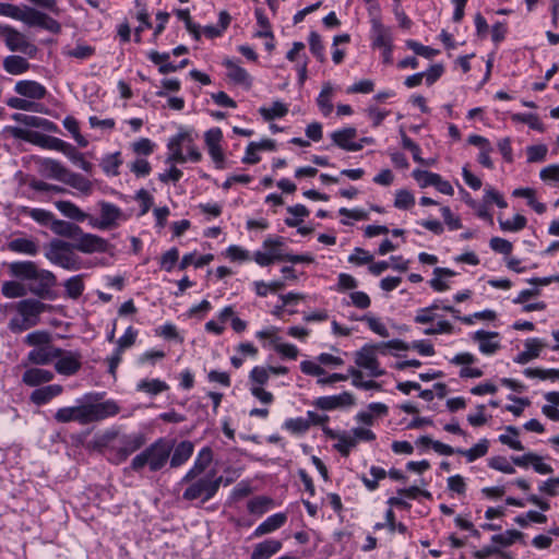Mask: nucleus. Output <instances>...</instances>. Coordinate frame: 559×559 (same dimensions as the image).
<instances>
[{
    "label": "nucleus",
    "mask_w": 559,
    "mask_h": 559,
    "mask_svg": "<svg viewBox=\"0 0 559 559\" xmlns=\"http://www.w3.org/2000/svg\"><path fill=\"white\" fill-rule=\"evenodd\" d=\"M66 296L71 299H78L84 290L83 280L80 275L72 276L64 283Z\"/></svg>",
    "instance_id": "40"
},
{
    "label": "nucleus",
    "mask_w": 559,
    "mask_h": 559,
    "mask_svg": "<svg viewBox=\"0 0 559 559\" xmlns=\"http://www.w3.org/2000/svg\"><path fill=\"white\" fill-rule=\"evenodd\" d=\"M282 549V542L277 539H266L255 545L250 559H270Z\"/></svg>",
    "instance_id": "25"
},
{
    "label": "nucleus",
    "mask_w": 559,
    "mask_h": 559,
    "mask_svg": "<svg viewBox=\"0 0 559 559\" xmlns=\"http://www.w3.org/2000/svg\"><path fill=\"white\" fill-rule=\"evenodd\" d=\"M357 445L356 438L348 436L346 432H343L338 442L334 444V448L341 453L342 456L347 457L350 453V449Z\"/></svg>",
    "instance_id": "53"
},
{
    "label": "nucleus",
    "mask_w": 559,
    "mask_h": 559,
    "mask_svg": "<svg viewBox=\"0 0 559 559\" xmlns=\"http://www.w3.org/2000/svg\"><path fill=\"white\" fill-rule=\"evenodd\" d=\"M73 250L83 253H94L100 251L104 247L103 238L86 234L80 228V234L70 241Z\"/></svg>",
    "instance_id": "8"
},
{
    "label": "nucleus",
    "mask_w": 559,
    "mask_h": 559,
    "mask_svg": "<svg viewBox=\"0 0 559 559\" xmlns=\"http://www.w3.org/2000/svg\"><path fill=\"white\" fill-rule=\"evenodd\" d=\"M15 92L27 98L41 99L46 96L47 91L44 85L36 81L23 80L15 84Z\"/></svg>",
    "instance_id": "17"
},
{
    "label": "nucleus",
    "mask_w": 559,
    "mask_h": 559,
    "mask_svg": "<svg viewBox=\"0 0 559 559\" xmlns=\"http://www.w3.org/2000/svg\"><path fill=\"white\" fill-rule=\"evenodd\" d=\"M10 274L22 281H28V290L44 299H55L52 288L57 284L56 275L48 270H39L33 261L12 262L9 264Z\"/></svg>",
    "instance_id": "2"
},
{
    "label": "nucleus",
    "mask_w": 559,
    "mask_h": 559,
    "mask_svg": "<svg viewBox=\"0 0 559 559\" xmlns=\"http://www.w3.org/2000/svg\"><path fill=\"white\" fill-rule=\"evenodd\" d=\"M526 154L528 163L543 162L547 155V146L544 144L531 145L526 148Z\"/></svg>",
    "instance_id": "58"
},
{
    "label": "nucleus",
    "mask_w": 559,
    "mask_h": 559,
    "mask_svg": "<svg viewBox=\"0 0 559 559\" xmlns=\"http://www.w3.org/2000/svg\"><path fill=\"white\" fill-rule=\"evenodd\" d=\"M489 245L493 251L502 254H510L513 249V246L509 240L500 237H492Z\"/></svg>",
    "instance_id": "62"
},
{
    "label": "nucleus",
    "mask_w": 559,
    "mask_h": 559,
    "mask_svg": "<svg viewBox=\"0 0 559 559\" xmlns=\"http://www.w3.org/2000/svg\"><path fill=\"white\" fill-rule=\"evenodd\" d=\"M314 405L322 411H332L340 407H350L355 405V397L349 392H343L338 395L318 397L314 401Z\"/></svg>",
    "instance_id": "12"
},
{
    "label": "nucleus",
    "mask_w": 559,
    "mask_h": 559,
    "mask_svg": "<svg viewBox=\"0 0 559 559\" xmlns=\"http://www.w3.org/2000/svg\"><path fill=\"white\" fill-rule=\"evenodd\" d=\"M523 533L516 530H508L504 534H497L491 537L492 543L503 547L512 545L515 540L521 539Z\"/></svg>",
    "instance_id": "47"
},
{
    "label": "nucleus",
    "mask_w": 559,
    "mask_h": 559,
    "mask_svg": "<svg viewBox=\"0 0 559 559\" xmlns=\"http://www.w3.org/2000/svg\"><path fill=\"white\" fill-rule=\"evenodd\" d=\"M55 374L50 370L33 367L26 369L22 376V382L27 386H38L48 383L53 379Z\"/></svg>",
    "instance_id": "18"
},
{
    "label": "nucleus",
    "mask_w": 559,
    "mask_h": 559,
    "mask_svg": "<svg viewBox=\"0 0 559 559\" xmlns=\"http://www.w3.org/2000/svg\"><path fill=\"white\" fill-rule=\"evenodd\" d=\"M525 350L518 354L513 361L520 365H525L528 361L537 358L545 344L537 338H528L525 341Z\"/></svg>",
    "instance_id": "21"
},
{
    "label": "nucleus",
    "mask_w": 559,
    "mask_h": 559,
    "mask_svg": "<svg viewBox=\"0 0 559 559\" xmlns=\"http://www.w3.org/2000/svg\"><path fill=\"white\" fill-rule=\"evenodd\" d=\"M259 112L263 117L264 120L271 121L275 118H282L287 115L288 108L285 104L280 100H276L272 104L271 108L261 107Z\"/></svg>",
    "instance_id": "37"
},
{
    "label": "nucleus",
    "mask_w": 559,
    "mask_h": 559,
    "mask_svg": "<svg viewBox=\"0 0 559 559\" xmlns=\"http://www.w3.org/2000/svg\"><path fill=\"white\" fill-rule=\"evenodd\" d=\"M0 36L11 51H20L29 57H34L37 52V47L29 43L24 34L9 25L0 24Z\"/></svg>",
    "instance_id": "6"
},
{
    "label": "nucleus",
    "mask_w": 559,
    "mask_h": 559,
    "mask_svg": "<svg viewBox=\"0 0 559 559\" xmlns=\"http://www.w3.org/2000/svg\"><path fill=\"white\" fill-rule=\"evenodd\" d=\"M287 521L286 513H275L262 522L254 531L253 536L259 537L282 527Z\"/></svg>",
    "instance_id": "26"
},
{
    "label": "nucleus",
    "mask_w": 559,
    "mask_h": 559,
    "mask_svg": "<svg viewBox=\"0 0 559 559\" xmlns=\"http://www.w3.org/2000/svg\"><path fill=\"white\" fill-rule=\"evenodd\" d=\"M524 374L528 378L559 379V369L526 368Z\"/></svg>",
    "instance_id": "54"
},
{
    "label": "nucleus",
    "mask_w": 559,
    "mask_h": 559,
    "mask_svg": "<svg viewBox=\"0 0 559 559\" xmlns=\"http://www.w3.org/2000/svg\"><path fill=\"white\" fill-rule=\"evenodd\" d=\"M497 337H499L498 332H488L484 330H479L473 335V340L479 342V350L485 355L495 354L500 348L499 343L489 341Z\"/></svg>",
    "instance_id": "24"
},
{
    "label": "nucleus",
    "mask_w": 559,
    "mask_h": 559,
    "mask_svg": "<svg viewBox=\"0 0 559 559\" xmlns=\"http://www.w3.org/2000/svg\"><path fill=\"white\" fill-rule=\"evenodd\" d=\"M45 257L51 263L66 270L76 271L80 269V259L74 253L70 241L52 239L45 248Z\"/></svg>",
    "instance_id": "5"
},
{
    "label": "nucleus",
    "mask_w": 559,
    "mask_h": 559,
    "mask_svg": "<svg viewBox=\"0 0 559 559\" xmlns=\"http://www.w3.org/2000/svg\"><path fill=\"white\" fill-rule=\"evenodd\" d=\"M178 259H179L178 249L177 248L169 249L160 258L162 269L166 270L167 272H170L174 269V266L176 265Z\"/></svg>",
    "instance_id": "60"
},
{
    "label": "nucleus",
    "mask_w": 559,
    "mask_h": 559,
    "mask_svg": "<svg viewBox=\"0 0 559 559\" xmlns=\"http://www.w3.org/2000/svg\"><path fill=\"white\" fill-rule=\"evenodd\" d=\"M63 127L73 135L74 140L81 147H85L87 145V141L80 133L79 122L74 117H66L63 120Z\"/></svg>",
    "instance_id": "46"
},
{
    "label": "nucleus",
    "mask_w": 559,
    "mask_h": 559,
    "mask_svg": "<svg viewBox=\"0 0 559 559\" xmlns=\"http://www.w3.org/2000/svg\"><path fill=\"white\" fill-rule=\"evenodd\" d=\"M1 293L7 298H17L26 295V288L19 282L8 281L2 284Z\"/></svg>",
    "instance_id": "42"
},
{
    "label": "nucleus",
    "mask_w": 559,
    "mask_h": 559,
    "mask_svg": "<svg viewBox=\"0 0 559 559\" xmlns=\"http://www.w3.org/2000/svg\"><path fill=\"white\" fill-rule=\"evenodd\" d=\"M412 176L416 181H418L421 188H426L429 186L435 187L437 180H439L440 175L428 170L415 169L413 170Z\"/></svg>",
    "instance_id": "45"
},
{
    "label": "nucleus",
    "mask_w": 559,
    "mask_h": 559,
    "mask_svg": "<svg viewBox=\"0 0 559 559\" xmlns=\"http://www.w3.org/2000/svg\"><path fill=\"white\" fill-rule=\"evenodd\" d=\"M273 499L265 496H258L248 502L247 508L251 514L262 515L273 506Z\"/></svg>",
    "instance_id": "35"
},
{
    "label": "nucleus",
    "mask_w": 559,
    "mask_h": 559,
    "mask_svg": "<svg viewBox=\"0 0 559 559\" xmlns=\"http://www.w3.org/2000/svg\"><path fill=\"white\" fill-rule=\"evenodd\" d=\"M44 16V12L38 11L34 8L25 7L22 9L20 21L25 23L28 26H38Z\"/></svg>",
    "instance_id": "44"
},
{
    "label": "nucleus",
    "mask_w": 559,
    "mask_h": 559,
    "mask_svg": "<svg viewBox=\"0 0 559 559\" xmlns=\"http://www.w3.org/2000/svg\"><path fill=\"white\" fill-rule=\"evenodd\" d=\"M13 119L16 122H20V123L25 124L27 127L40 128V129H43L45 131H48V132H57L58 131V127L52 121H50L48 119H45V118L37 117V116H28V115H24V114H14L13 115Z\"/></svg>",
    "instance_id": "23"
},
{
    "label": "nucleus",
    "mask_w": 559,
    "mask_h": 559,
    "mask_svg": "<svg viewBox=\"0 0 559 559\" xmlns=\"http://www.w3.org/2000/svg\"><path fill=\"white\" fill-rule=\"evenodd\" d=\"M356 136L357 130L354 127L343 128L331 133L333 144L348 152L361 150V144L353 141Z\"/></svg>",
    "instance_id": "11"
},
{
    "label": "nucleus",
    "mask_w": 559,
    "mask_h": 559,
    "mask_svg": "<svg viewBox=\"0 0 559 559\" xmlns=\"http://www.w3.org/2000/svg\"><path fill=\"white\" fill-rule=\"evenodd\" d=\"M333 88L332 85L328 82L323 84V87L317 98V104L322 110L323 115L328 116L333 110V105L330 102V96L332 95Z\"/></svg>",
    "instance_id": "41"
},
{
    "label": "nucleus",
    "mask_w": 559,
    "mask_h": 559,
    "mask_svg": "<svg viewBox=\"0 0 559 559\" xmlns=\"http://www.w3.org/2000/svg\"><path fill=\"white\" fill-rule=\"evenodd\" d=\"M213 461V450L210 447L202 448L193 463V466L182 477L181 483H190L202 475Z\"/></svg>",
    "instance_id": "7"
},
{
    "label": "nucleus",
    "mask_w": 559,
    "mask_h": 559,
    "mask_svg": "<svg viewBox=\"0 0 559 559\" xmlns=\"http://www.w3.org/2000/svg\"><path fill=\"white\" fill-rule=\"evenodd\" d=\"M130 170L136 176V177H145L150 175L152 167L151 164L143 158H138L133 163L130 164Z\"/></svg>",
    "instance_id": "64"
},
{
    "label": "nucleus",
    "mask_w": 559,
    "mask_h": 559,
    "mask_svg": "<svg viewBox=\"0 0 559 559\" xmlns=\"http://www.w3.org/2000/svg\"><path fill=\"white\" fill-rule=\"evenodd\" d=\"M490 468L502 472L504 474H514L515 468L508 462L507 457L497 455L488 461Z\"/></svg>",
    "instance_id": "55"
},
{
    "label": "nucleus",
    "mask_w": 559,
    "mask_h": 559,
    "mask_svg": "<svg viewBox=\"0 0 559 559\" xmlns=\"http://www.w3.org/2000/svg\"><path fill=\"white\" fill-rule=\"evenodd\" d=\"M309 48L311 53L318 59L319 62L325 61L324 46L321 36L316 31H311L308 37Z\"/></svg>",
    "instance_id": "38"
},
{
    "label": "nucleus",
    "mask_w": 559,
    "mask_h": 559,
    "mask_svg": "<svg viewBox=\"0 0 559 559\" xmlns=\"http://www.w3.org/2000/svg\"><path fill=\"white\" fill-rule=\"evenodd\" d=\"M3 69L13 75L25 73L29 69L28 61L17 55H11L3 59Z\"/></svg>",
    "instance_id": "28"
},
{
    "label": "nucleus",
    "mask_w": 559,
    "mask_h": 559,
    "mask_svg": "<svg viewBox=\"0 0 559 559\" xmlns=\"http://www.w3.org/2000/svg\"><path fill=\"white\" fill-rule=\"evenodd\" d=\"M62 392L63 386L61 384H49L34 390L29 395V401L40 406L59 396Z\"/></svg>",
    "instance_id": "16"
},
{
    "label": "nucleus",
    "mask_w": 559,
    "mask_h": 559,
    "mask_svg": "<svg viewBox=\"0 0 559 559\" xmlns=\"http://www.w3.org/2000/svg\"><path fill=\"white\" fill-rule=\"evenodd\" d=\"M16 309L23 319L21 330L32 328L38 323L39 311L37 299H23L17 304Z\"/></svg>",
    "instance_id": "13"
},
{
    "label": "nucleus",
    "mask_w": 559,
    "mask_h": 559,
    "mask_svg": "<svg viewBox=\"0 0 559 559\" xmlns=\"http://www.w3.org/2000/svg\"><path fill=\"white\" fill-rule=\"evenodd\" d=\"M377 350L380 352L378 344H365L356 352L355 364L364 369L376 368V365H379V360L376 356Z\"/></svg>",
    "instance_id": "15"
},
{
    "label": "nucleus",
    "mask_w": 559,
    "mask_h": 559,
    "mask_svg": "<svg viewBox=\"0 0 559 559\" xmlns=\"http://www.w3.org/2000/svg\"><path fill=\"white\" fill-rule=\"evenodd\" d=\"M63 142L64 141L58 138L35 131L32 144L43 148L60 151L63 145Z\"/></svg>",
    "instance_id": "32"
},
{
    "label": "nucleus",
    "mask_w": 559,
    "mask_h": 559,
    "mask_svg": "<svg viewBox=\"0 0 559 559\" xmlns=\"http://www.w3.org/2000/svg\"><path fill=\"white\" fill-rule=\"evenodd\" d=\"M169 389L168 384L159 379L142 380L138 384V390L146 392L151 395H157Z\"/></svg>",
    "instance_id": "36"
},
{
    "label": "nucleus",
    "mask_w": 559,
    "mask_h": 559,
    "mask_svg": "<svg viewBox=\"0 0 559 559\" xmlns=\"http://www.w3.org/2000/svg\"><path fill=\"white\" fill-rule=\"evenodd\" d=\"M512 120L526 123L533 130L540 132L545 130L543 122L536 114H514Z\"/></svg>",
    "instance_id": "43"
},
{
    "label": "nucleus",
    "mask_w": 559,
    "mask_h": 559,
    "mask_svg": "<svg viewBox=\"0 0 559 559\" xmlns=\"http://www.w3.org/2000/svg\"><path fill=\"white\" fill-rule=\"evenodd\" d=\"M254 14L257 17V23L261 27L260 31L254 33V37L273 39L274 34L272 32V26L267 16L264 14V11L261 8H257Z\"/></svg>",
    "instance_id": "33"
},
{
    "label": "nucleus",
    "mask_w": 559,
    "mask_h": 559,
    "mask_svg": "<svg viewBox=\"0 0 559 559\" xmlns=\"http://www.w3.org/2000/svg\"><path fill=\"white\" fill-rule=\"evenodd\" d=\"M348 261L357 265L369 264L373 261V255L362 248H355L354 253L349 255Z\"/></svg>",
    "instance_id": "61"
},
{
    "label": "nucleus",
    "mask_w": 559,
    "mask_h": 559,
    "mask_svg": "<svg viewBox=\"0 0 559 559\" xmlns=\"http://www.w3.org/2000/svg\"><path fill=\"white\" fill-rule=\"evenodd\" d=\"M415 204V197L406 189L396 191L394 206L400 210H408Z\"/></svg>",
    "instance_id": "48"
},
{
    "label": "nucleus",
    "mask_w": 559,
    "mask_h": 559,
    "mask_svg": "<svg viewBox=\"0 0 559 559\" xmlns=\"http://www.w3.org/2000/svg\"><path fill=\"white\" fill-rule=\"evenodd\" d=\"M39 170L46 177L62 181L63 177L67 176L68 169L58 160L45 158L39 162Z\"/></svg>",
    "instance_id": "27"
},
{
    "label": "nucleus",
    "mask_w": 559,
    "mask_h": 559,
    "mask_svg": "<svg viewBox=\"0 0 559 559\" xmlns=\"http://www.w3.org/2000/svg\"><path fill=\"white\" fill-rule=\"evenodd\" d=\"M496 317H497V314L493 310L486 309V310H483L479 312H475L471 316H464V317L456 316L455 319L460 320L461 322H463L465 324H473L474 319L492 321L496 319Z\"/></svg>",
    "instance_id": "57"
},
{
    "label": "nucleus",
    "mask_w": 559,
    "mask_h": 559,
    "mask_svg": "<svg viewBox=\"0 0 559 559\" xmlns=\"http://www.w3.org/2000/svg\"><path fill=\"white\" fill-rule=\"evenodd\" d=\"M488 449L489 441L487 439H481L478 443L468 450L456 449V453L464 455L468 462H474L475 460L485 456L488 452Z\"/></svg>",
    "instance_id": "31"
},
{
    "label": "nucleus",
    "mask_w": 559,
    "mask_h": 559,
    "mask_svg": "<svg viewBox=\"0 0 559 559\" xmlns=\"http://www.w3.org/2000/svg\"><path fill=\"white\" fill-rule=\"evenodd\" d=\"M249 378L252 382L257 383V386H262L267 383L270 378V372L267 368L264 367H254L249 374Z\"/></svg>",
    "instance_id": "63"
},
{
    "label": "nucleus",
    "mask_w": 559,
    "mask_h": 559,
    "mask_svg": "<svg viewBox=\"0 0 559 559\" xmlns=\"http://www.w3.org/2000/svg\"><path fill=\"white\" fill-rule=\"evenodd\" d=\"M223 66L228 69L227 76L236 84H240L250 88L252 85V80L246 69L237 66L233 60L225 59L223 61Z\"/></svg>",
    "instance_id": "22"
},
{
    "label": "nucleus",
    "mask_w": 559,
    "mask_h": 559,
    "mask_svg": "<svg viewBox=\"0 0 559 559\" xmlns=\"http://www.w3.org/2000/svg\"><path fill=\"white\" fill-rule=\"evenodd\" d=\"M173 449V440L158 438L132 459L130 467L134 472H140L147 466L150 472H158L168 463Z\"/></svg>",
    "instance_id": "3"
},
{
    "label": "nucleus",
    "mask_w": 559,
    "mask_h": 559,
    "mask_svg": "<svg viewBox=\"0 0 559 559\" xmlns=\"http://www.w3.org/2000/svg\"><path fill=\"white\" fill-rule=\"evenodd\" d=\"M58 424L75 421L80 425H91L105 419V399L102 393H87L76 400L74 406L59 408L53 414Z\"/></svg>",
    "instance_id": "1"
},
{
    "label": "nucleus",
    "mask_w": 559,
    "mask_h": 559,
    "mask_svg": "<svg viewBox=\"0 0 559 559\" xmlns=\"http://www.w3.org/2000/svg\"><path fill=\"white\" fill-rule=\"evenodd\" d=\"M28 215L36 221L37 223L49 226L51 228L52 222H55V216L51 212L43 210V209H32L28 212Z\"/></svg>",
    "instance_id": "56"
},
{
    "label": "nucleus",
    "mask_w": 559,
    "mask_h": 559,
    "mask_svg": "<svg viewBox=\"0 0 559 559\" xmlns=\"http://www.w3.org/2000/svg\"><path fill=\"white\" fill-rule=\"evenodd\" d=\"M188 484L189 486L182 493V499L187 501L200 500L201 503H205L217 493L223 484V476H216L215 469H212L206 475Z\"/></svg>",
    "instance_id": "4"
},
{
    "label": "nucleus",
    "mask_w": 559,
    "mask_h": 559,
    "mask_svg": "<svg viewBox=\"0 0 559 559\" xmlns=\"http://www.w3.org/2000/svg\"><path fill=\"white\" fill-rule=\"evenodd\" d=\"M8 248L13 252L29 255H35L38 252L37 243L27 238H15L8 243Z\"/></svg>",
    "instance_id": "30"
},
{
    "label": "nucleus",
    "mask_w": 559,
    "mask_h": 559,
    "mask_svg": "<svg viewBox=\"0 0 559 559\" xmlns=\"http://www.w3.org/2000/svg\"><path fill=\"white\" fill-rule=\"evenodd\" d=\"M51 231L58 236L67 237L72 241V239L80 234V227L74 223L55 219L51 224Z\"/></svg>",
    "instance_id": "29"
},
{
    "label": "nucleus",
    "mask_w": 559,
    "mask_h": 559,
    "mask_svg": "<svg viewBox=\"0 0 559 559\" xmlns=\"http://www.w3.org/2000/svg\"><path fill=\"white\" fill-rule=\"evenodd\" d=\"M56 207L67 217L82 222L85 219L86 214L83 213L75 204L69 201H57Z\"/></svg>",
    "instance_id": "34"
},
{
    "label": "nucleus",
    "mask_w": 559,
    "mask_h": 559,
    "mask_svg": "<svg viewBox=\"0 0 559 559\" xmlns=\"http://www.w3.org/2000/svg\"><path fill=\"white\" fill-rule=\"evenodd\" d=\"M62 182L80 190V191H88L90 190V181L86 180L83 176L70 173L67 170V176L63 177Z\"/></svg>",
    "instance_id": "51"
},
{
    "label": "nucleus",
    "mask_w": 559,
    "mask_h": 559,
    "mask_svg": "<svg viewBox=\"0 0 559 559\" xmlns=\"http://www.w3.org/2000/svg\"><path fill=\"white\" fill-rule=\"evenodd\" d=\"M7 104L9 107L14 109L40 111L38 104L21 97H12L8 100Z\"/></svg>",
    "instance_id": "59"
},
{
    "label": "nucleus",
    "mask_w": 559,
    "mask_h": 559,
    "mask_svg": "<svg viewBox=\"0 0 559 559\" xmlns=\"http://www.w3.org/2000/svg\"><path fill=\"white\" fill-rule=\"evenodd\" d=\"M372 48H384L392 46V36L390 29L385 27L379 19L371 20Z\"/></svg>",
    "instance_id": "20"
},
{
    "label": "nucleus",
    "mask_w": 559,
    "mask_h": 559,
    "mask_svg": "<svg viewBox=\"0 0 559 559\" xmlns=\"http://www.w3.org/2000/svg\"><path fill=\"white\" fill-rule=\"evenodd\" d=\"M526 217L521 214H515L512 221L499 219V226L504 231H519L523 229L526 226Z\"/></svg>",
    "instance_id": "52"
},
{
    "label": "nucleus",
    "mask_w": 559,
    "mask_h": 559,
    "mask_svg": "<svg viewBox=\"0 0 559 559\" xmlns=\"http://www.w3.org/2000/svg\"><path fill=\"white\" fill-rule=\"evenodd\" d=\"M406 46L407 48L412 49L416 55L427 59H430L440 53V50L431 48L429 46H424L423 44L414 39L406 40Z\"/></svg>",
    "instance_id": "49"
},
{
    "label": "nucleus",
    "mask_w": 559,
    "mask_h": 559,
    "mask_svg": "<svg viewBox=\"0 0 559 559\" xmlns=\"http://www.w3.org/2000/svg\"><path fill=\"white\" fill-rule=\"evenodd\" d=\"M194 445L189 440L179 442L171 451L173 454L169 457L170 467L177 468L183 465L193 454Z\"/></svg>",
    "instance_id": "19"
},
{
    "label": "nucleus",
    "mask_w": 559,
    "mask_h": 559,
    "mask_svg": "<svg viewBox=\"0 0 559 559\" xmlns=\"http://www.w3.org/2000/svg\"><path fill=\"white\" fill-rule=\"evenodd\" d=\"M55 369L62 376H73L82 367V355L79 352H64L62 356L57 357Z\"/></svg>",
    "instance_id": "10"
},
{
    "label": "nucleus",
    "mask_w": 559,
    "mask_h": 559,
    "mask_svg": "<svg viewBox=\"0 0 559 559\" xmlns=\"http://www.w3.org/2000/svg\"><path fill=\"white\" fill-rule=\"evenodd\" d=\"M62 354L63 349L53 346L52 343L41 347L37 346L28 353L27 362L36 366L49 365Z\"/></svg>",
    "instance_id": "9"
},
{
    "label": "nucleus",
    "mask_w": 559,
    "mask_h": 559,
    "mask_svg": "<svg viewBox=\"0 0 559 559\" xmlns=\"http://www.w3.org/2000/svg\"><path fill=\"white\" fill-rule=\"evenodd\" d=\"M24 342L34 348L46 346L52 343L51 334L47 331H34L26 335Z\"/></svg>",
    "instance_id": "39"
},
{
    "label": "nucleus",
    "mask_w": 559,
    "mask_h": 559,
    "mask_svg": "<svg viewBox=\"0 0 559 559\" xmlns=\"http://www.w3.org/2000/svg\"><path fill=\"white\" fill-rule=\"evenodd\" d=\"M284 428L295 435H302L310 428V421L302 418H290L284 423Z\"/></svg>",
    "instance_id": "50"
},
{
    "label": "nucleus",
    "mask_w": 559,
    "mask_h": 559,
    "mask_svg": "<svg viewBox=\"0 0 559 559\" xmlns=\"http://www.w3.org/2000/svg\"><path fill=\"white\" fill-rule=\"evenodd\" d=\"M146 442L143 433H133L126 436L122 439V445L117 449V456L119 461L126 460L130 454L140 450Z\"/></svg>",
    "instance_id": "14"
}]
</instances>
